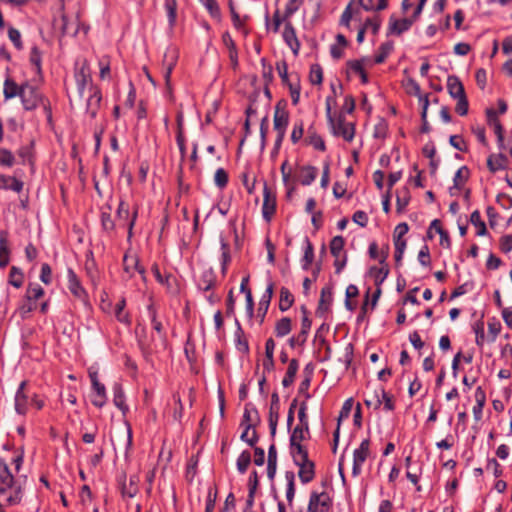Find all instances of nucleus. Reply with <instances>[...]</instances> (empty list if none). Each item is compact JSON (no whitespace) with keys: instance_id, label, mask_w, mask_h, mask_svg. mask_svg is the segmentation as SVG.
Segmentation results:
<instances>
[{"instance_id":"nucleus-1","label":"nucleus","mask_w":512,"mask_h":512,"mask_svg":"<svg viewBox=\"0 0 512 512\" xmlns=\"http://www.w3.org/2000/svg\"><path fill=\"white\" fill-rule=\"evenodd\" d=\"M26 475L15 477L8 464L0 458V501L5 505L14 506L21 502Z\"/></svg>"},{"instance_id":"nucleus-2","label":"nucleus","mask_w":512,"mask_h":512,"mask_svg":"<svg viewBox=\"0 0 512 512\" xmlns=\"http://www.w3.org/2000/svg\"><path fill=\"white\" fill-rule=\"evenodd\" d=\"M260 422L261 418L257 408L253 404L247 403L245 405L242 421L240 424L241 427L244 428L240 438L251 447H254L258 441V435L255 428L260 424Z\"/></svg>"},{"instance_id":"nucleus-3","label":"nucleus","mask_w":512,"mask_h":512,"mask_svg":"<svg viewBox=\"0 0 512 512\" xmlns=\"http://www.w3.org/2000/svg\"><path fill=\"white\" fill-rule=\"evenodd\" d=\"M21 102L25 110H34L41 105L47 113L48 120L51 119L50 102L40 93V91L28 83L22 85Z\"/></svg>"},{"instance_id":"nucleus-4","label":"nucleus","mask_w":512,"mask_h":512,"mask_svg":"<svg viewBox=\"0 0 512 512\" xmlns=\"http://www.w3.org/2000/svg\"><path fill=\"white\" fill-rule=\"evenodd\" d=\"M326 114L332 133L335 136L342 137L344 140L351 142L355 135L354 124L346 122L343 115H339L337 118L332 117L329 104H327L326 107Z\"/></svg>"},{"instance_id":"nucleus-5","label":"nucleus","mask_w":512,"mask_h":512,"mask_svg":"<svg viewBox=\"0 0 512 512\" xmlns=\"http://www.w3.org/2000/svg\"><path fill=\"white\" fill-rule=\"evenodd\" d=\"M308 436L309 433L304 432L300 428H294L290 436V453L292 458L302 460L305 457V453H308L306 447L301 444V442L306 440Z\"/></svg>"},{"instance_id":"nucleus-6","label":"nucleus","mask_w":512,"mask_h":512,"mask_svg":"<svg viewBox=\"0 0 512 512\" xmlns=\"http://www.w3.org/2000/svg\"><path fill=\"white\" fill-rule=\"evenodd\" d=\"M286 103L279 101L275 106V112L273 117L274 130L277 135L285 136L286 128L289 123V113L285 109Z\"/></svg>"},{"instance_id":"nucleus-7","label":"nucleus","mask_w":512,"mask_h":512,"mask_svg":"<svg viewBox=\"0 0 512 512\" xmlns=\"http://www.w3.org/2000/svg\"><path fill=\"white\" fill-rule=\"evenodd\" d=\"M370 454V441L369 439H364L359 448H357L353 453V467H352V475L357 477L362 472V465L366 461Z\"/></svg>"},{"instance_id":"nucleus-8","label":"nucleus","mask_w":512,"mask_h":512,"mask_svg":"<svg viewBox=\"0 0 512 512\" xmlns=\"http://www.w3.org/2000/svg\"><path fill=\"white\" fill-rule=\"evenodd\" d=\"M293 462L299 467L298 476L302 483L311 482L315 476V465L308 459V453H305V457L302 460L293 458Z\"/></svg>"},{"instance_id":"nucleus-9","label":"nucleus","mask_w":512,"mask_h":512,"mask_svg":"<svg viewBox=\"0 0 512 512\" xmlns=\"http://www.w3.org/2000/svg\"><path fill=\"white\" fill-rule=\"evenodd\" d=\"M275 211H276V198L273 195V193L271 192L270 188L265 183L264 189H263V205H262L263 218L267 222H270Z\"/></svg>"},{"instance_id":"nucleus-10","label":"nucleus","mask_w":512,"mask_h":512,"mask_svg":"<svg viewBox=\"0 0 512 512\" xmlns=\"http://www.w3.org/2000/svg\"><path fill=\"white\" fill-rule=\"evenodd\" d=\"M279 412H280V400H279L278 394L276 392H274L271 395V404H270L269 416H268L270 435L272 438H274L276 435V429H277V424H278V420H279Z\"/></svg>"},{"instance_id":"nucleus-11","label":"nucleus","mask_w":512,"mask_h":512,"mask_svg":"<svg viewBox=\"0 0 512 512\" xmlns=\"http://www.w3.org/2000/svg\"><path fill=\"white\" fill-rule=\"evenodd\" d=\"M301 309L304 313V316L301 321V331L297 336L291 337L288 341L290 347L292 348H294L296 345H303L306 342L312 324L311 320L307 316L306 308L302 306Z\"/></svg>"},{"instance_id":"nucleus-12","label":"nucleus","mask_w":512,"mask_h":512,"mask_svg":"<svg viewBox=\"0 0 512 512\" xmlns=\"http://www.w3.org/2000/svg\"><path fill=\"white\" fill-rule=\"evenodd\" d=\"M282 37L284 42L291 48L293 54L295 56L298 55L300 49V42L296 36V31L291 21H285Z\"/></svg>"},{"instance_id":"nucleus-13","label":"nucleus","mask_w":512,"mask_h":512,"mask_svg":"<svg viewBox=\"0 0 512 512\" xmlns=\"http://www.w3.org/2000/svg\"><path fill=\"white\" fill-rule=\"evenodd\" d=\"M75 80L79 95L83 97L85 87L91 81L90 69L86 61H83L81 66L76 69Z\"/></svg>"},{"instance_id":"nucleus-14","label":"nucleus","mask_w":512,"mask_h":512,"mask_svg":"<svg viewBox=\"0 0 512 512\" xmlns=\"http://www.w3.org/2000/svg\"><path fill=\"white\" fill-rule=\"evenodd\" d=\"M89 97L87 99L86 111L91 118H95L101 103V92L97 87L93 85L89 88Z\"/></svg>"},{"instance_id":"nucleus-15","label":"nucleus","mask_w":512,"mask_h":512,"mask_svg":"<svg viewBox=\"0 0 512 512\" xmlns=\"http://www.w3.org/2000/svg\"><path fill=\"white\" fill-rule=\"evenodd\" d=\"M26 381H22L15 395V410L18 414L24 415L28 408V395L25 393Z\"/></svg>"},{"instance_id":"nucleus-16","label":"nucleus","mask_w":512,"mask_h":512,"mask_svg":"<svg viewBox=\"0 0 512 512\" xmlns=\"http://www.w3.org/2000/svg\"><path fill=\"white\" fill-rule=\"evenodd\" d=\"M447 90L449 95L454 98L466 96L465 89L457 76L451 75L447 79Z\"/></svg>"},{"instance_id":"nucleus-17","label":"nucleus","mask_w":512,"mask_h":512,"mask_svg":"<svg viewBox=\"0 0 512 512\" xmlns=\"http://www.w3.org/2000/svg\"><path fill=\"white\" fill-rule=\"evenodd\" d=\"M23 187V181L16 177L0 174V189L12 190L16 193H20L23 190Z\"/></svg>"},{"instance_id":"nucleus-18","label":"nucleus","mask_w":512,"mask_h":512,"mask_svg":"<svg viewBox=\"0 0 512 512\" xmlns=\"http://www.w3.org/2000/svg\"><path fill=\"white\" fill-rule=\"evenodd\" d=\"M414 21L415 20H413L412 18H404L402 20H397L391 17L388 31L389 33L400 35L403 32L409 30Z\"/></svg>"},{"instance_id":"nucleus-19","label":"nucleus","mask_w":512,"mask_h":512,"mask_svg":"<svg viewBox=\"0 0 512 512\" xmlns=\"http://www.w3.org/2000/svg\"><path fill=\"white\" fill-rule=\"evenodd\" d=\"M10 261V249L8 247V233L0 231V268H5Z\"/></svg>"},{"instance_id":"nucleus-20","label":"nucleus","mask_w":512,"mask_h":512,"mask_svg":"<svg viewBox=\"0 0 512 512\" xmlns=\"http://www.w3.org/2000/svg\"><path fill=\"white\" fill-rule=\"evenodd\" d=\"M68 289L78 299L84 300L85 291L73 270H68Z\"/></svg>"},{"instance_id":"nucleus-21","label":"nucleus","mask_w":512,"mask_h":512,"mask_svg":"<svg viewBox=\"0 0 512 512\" xmlns=\"http://www.w3.org/2000/svg\"><path fill=\"white\" fill-rule=\"evenodd\" d=\"M216 285V275L213 271V269H207L205 270L198 282L199 289L207 292L214 288Z\"/></svg>"},{"instance_id":"nucleus-22","label":"nucleus","mask_w":512,"mask_h":512,"mask_svg":"<svg viewBox=\"0 0 512 512\" xmlns=\"http://www.w3.org/2000/svg\"><path fill=\"white\" fill-rule=\"evenodd\" d=\"M22 85L19 86L12 78H6L4 81L3 95L5 100L21 96Z\"/></svg>"},{"instance_id":"nucleus-23","label":"nucleus","mask_w":512,"mask_h":512,"mask_svg":"<svg viewBox=\"0 0 512 512\" xmlns=\"http://www.w3.org/2000/svg\"><path fill=\"white\" fill-rule=\"evenodd\" d=\"M333 300V292L331 286H325L321 290V296L318 304L317 313H324L329 310Z\"/></svg>"},{"instance_id":"nucleus-24","label":"nucleus","mask_w":512,"mask_h":512,"mask_svg":"<svg viewBox=\"0 0 512 512\" xmlns=\"http://www.w3.org/2000/svg\"><path fill=\"white\" fill-rule=\"evenodd\" d=\"M475 401L476 404L473 406V415L475 420L479 421L482 418V410L486 401V395L482 387H478L475 390Z\"/></svg>"},{"instance_id":"nucleus-25","label":"nucleus","mask_w":512,"mask_h":512,"mask_svg":"<svg viewBox=\"0 0 512 512\" xmlns=\"http://www.w3.org/2000/svg\"><path fill=\"white\" fill-rule=\"evenodd\" d=\"M113 403L124 414L128 411V406L125 404L124 390L119 383H115L113 386Z\"/></svg>"},{"instance_id":"nucleus-26","label":"nucleus","mask_w":512,"mask_h":512,"mask_svg":"<svg viewBox=\"0 0 512 512\" xmlns=\"http://www.w3.org/2000/svg\"><path fill=\"white\" fill-rule=\"evenodd\" d=\"M508 158L504 154L491 155L487 159L488 169L495 173L498 170H502L506 167Z\"/></svg>"},{"instance_id":"nucleus-27","label":"nucleus","mask_w":512,"mask_h":512,"mask_svg":"<svg viewBox=\"0 0 512 512\" xmlns=\"http://www.w3.org/2000/svg\"><path fill=\"white\" fill-rule=\"evenodd\" d=\"M92 388L91 403L98 408H102L107 401L106 388L103 384Z\"/></svg>"},{"instance_id":"nucleus-28","label":"nucleus","mask_w":512,"mask_h":512,"mask_svg":"<svg viewBox=\"0 0 512 512\" xmlns=\"http://www.w3.org/2000/svg\"><path fill=\"white\" fill-rule=\"evenodd\" d=\"M310 500L314 502V505L320 510V512H327L330 506V498L327 493L312 492Z\"/></svg>"},{"instance_id":"nucleus-29","label":"nucleus","mask_w":512,"mask_h":512,"mask_svg":"<svg viewBox=\"0 0 512 512\" xmlns=\"http://www.w3.org/2000/svg\"><path fill=\"white\" fill-rule=\"evenodd\" d=\"M317 177V168L313 166H304L300 169L299 181L302 185H310Z\"/></svg>"},{"instance_id":"nucleus-30","label":"nucleus","mask_w":512,"mask_h":512,"mask_svg":"<svg viewBox=\"0 0 512 512\" xmlns=\"http://www.w3.org/2000/svg\"><path fill=\"white\" fill-rule=\"evenodd\" d=\"M123 266L127 273L131 272L134 268L142 275L145 273V269L139 265L138 258L135 255H131L129 252H126L124 255Z\"/></svg>"},{"instance_id":"nucleus-31","label":"nucleus","mask_w":512,"mask_h":512,"mask_svg":"<svg viewBox=\"0 0 512 512\" xmlns=\"http://www.w3.org/2000/svg\"><path fill=\"white\" fill-rule=\"evenodd\" d=\"M299 368V363L296 359H291L286 371V374L282 380V385L284 387H289L293 384L294 378L297 374Z\"/></svg>"},{"instance_id":"nucleus-32","label":"nucleus","mask_w":512,"mask_h":512,"mask_svg":"<svg viewBox=\"0 0 512 512\" xmlns=\"http://www.w3.org/2000/svg\"><path fill=\"white\" fill-rule=\"evenodd\" d=\"M294 303V296L288 288L282 287L280 290L279 309L287 311Z\"/></svg>"},{"instance_id":"nucleus-33","label":"nucleus","mask_w":512,"mask_h":512,"mask_svg":"<svg viewBox=\"0 0 512 512\" xmlns=\"http://www.w3.org/2000/svg\"><path fill=\"white\" fill-rule=\"evenodd\" d=\"M164 8L167 13L169 26L173 27L177 19V0H164Z\"/></svg>"},{"instance_id":"nucleus-34","label":"nucleus","mask_w":512,"mask_h":512,"mask_svg":"<svg viewBox=\"0 0 512 512\" xmlns=\"http://www.w3.org/2000/svg\"><path fill=\"white\" fill-rule=\"evenodd\" d=\"M292 322L288 317L280 319L275 325V334L277 337H284L291 332Z\"/></svg>"},{"instance_id":"nucleus-35","label":"nucleus","mask_w":512,"mask_h":512,"mask_svg":"<svg viewBox=\"0 0 512 512\" xmlns=\"http://www.w3.org/2000/svg\"><path fill=\"white\" fill-rule=\"evenodd\" d=\"M62 32L65 35L75 36L78 33L77 20H69L66 15H62Z\"/></svg>"},{"instance_id":"nucleus-36","label":"nucleus","mask_w":512,"mask_h":512,"mask_svg":"<svg viewBox=\"0 0 512 512\" xmlns=\"http://www.w3.org/2000/svg\"><path fill=\"white\" fill-rule=\"evenodd\" d=\"M470 222L475 226L477 227V235L478 236H484L486 235L487 233V228H486V225L484 223V221H482L481 219V215H480V212L478 210H475L471 213L470 215Z\"/></svg>"},{"instance_id":"nucleus-37","label":"nucleus","mask_w":512,"mask_h":512,"mask_svg":"<svg viewBox=\"0 0 512 512\" xmlns=\"http://www.w3.org/2000/svg\"><path fill=\"white\" fill-rule=\"evenodd\" d=\"M469 177V169L466 166L460 167L453 178L454 188L461 189Z\"/></svg>"},{"instance_id":"nucleus-38","label":"nucleus","mask_w":512,"mask_h":512,"mask_svg":"<svg viewBox=\"0 0 512 512\" xmlns=\"http://www.w3.org/2000/svg\"><path fill=\"white\" fill-rule=\"evenodd\" d=\"M388 273L389 269L387 268V266H382L380 268L372 267L370 269V275L374 278L376 285H381L387 278Z\"/></svg>"},{"instance_id":"nucleus-39","label":"nucleus","mask_w":512,"mask_h":512,"mask_svg":"<svg viewBox=\"0 0 512 512\" xmlns=\"http://www.w3.org/2000/svg\"><path fill=\"white\" fill-rule=\"evenodd\" d=\"M394 48L393 42H384L379 47V53L375 57V63H383Z\"/></svg>"},{"instance_id":"nucleus-40","label":"nucleus","mask_w":512,"mask_h":512,"mask_svg":"<svg viewBox=\"0 0 512 512\" xmlns=\"http://www.w3.org/2000/svg\"><path fill=\"white\" fill-rule=\"evenodd\" d=\"M251 463V454L249 451H243L237 458V470L239 473L244 474Z\"/></svg>"},{"instance_id":"nucleus-41","label":"nucleus","mask_w":512,"mask_h":512,"mask_svg":"<svg viewBox=\"0 0 512 512\" xmlns=\"http://www.w3.org/2000/svg\"><path fill=\"white\" fill-rule=\"evenodd\" d=\"M23 279L22 271L18 267L12 266L9 273V283L16 288H20L23 284Z\"/></svg>"},{"instance_id":"nucleus-42","label":"nucleus","mask_w":512,"mask_h":512,"mask_svg":"<svg viewBox=\"0 0 512 512\" xmlns=\"http://www.w3.org/2000/svg\"><path fill=\"white\" fill-rule=\"evenodd\" d=\"M410 201V193L407 188H404L402 191L396 194V209L397 212H402L403 209L408 205Z\"/></svg>"},{"instance_id":"nucleus-43","label":"nucleus","mask_w":512,"mask_h":512,"mask_svg":"<svg viewBox=\"0 0 512 512\" xmlns=\"http://www.w3.org/2000/svg\"><path fill=\"white\" fill-rule=\"evenodd\" d=\"M17 155L21 159L22 164H31L33 158V143L31 142L29 145L20 147L17 151Z\"/></svg>"},{"instance_id":"nucleus-44","label":"nucleus","mask_w":512,"mask_h":512,"mask_svg":"<svg viewBox=\"0 0 512 512\" xmlns=\"http://www.w3.org/2000/svg\"><path fill=\"white\" fill-rule=\"evenodd\" d=\"M44 295V289L37 283H30L27 287L26 297L28 300H38Z\"/></svg>"},{"instance_id":"nucleus-45","label":"nucleus","mask_w":512,"mask_h":512,"mask_svg":"<svg viewBox=\"0 0 512 512\" xmlns=\"http://www.w3.org/2000/svg\"><path fill=\"white\" fill-rule=\"evenodd\" d=\"M303 2L304 0H289L283 14V20L290 21V17L298 11Z\"/></svg>"},{"instance_id":"nucleus-46","label":"nucleus","mask_w":512,"mask_h":512,"mask_svg":"<svg viewBox=\"0 0 512 512\" xmlns=\"http://www.w3.org/2000/svg\"><path fill=\"white\" fill-rule=\"evenodd\" d=\"M15 161V156L10 150L0 148V166L9 168L14 165Z\"/></svg>"},{"instance_id":"nucleus-47","label":"nucleus","mask_w":512,"mask_h":512,"mask_svg":"<svg viewBox=\"0 0 512 512\" xmlns=\"http://www.w3.org/2000/svg\"><path fill=\"white\" fill-rule=\"evenodd\" d=\"M310 82L313 85H320L323 81V71L319 64H313L310 67Z\"/></svg>"},{"instance_id":"nucleus-48","label":"nucleus","mask_w":512,"mask_h":512,"mask_svg":"<svg viewBox=\"0 0 512 512\" xmlns=\"http://www.w3.org/2000/svg\"><path fill=\"white\" fill-rule=\"evenodd\" d=\"M286 480H287V490H286V498L289 505L292 504L294 495H295V485H294V473L286 472Z\"/></svg>"},{"instance_id":"nucleus-49","label":"nucleus","mask_w":512,"mask_h":512,"mask_svg":"<svg viewBox=\"0 0 512 512\" xmlns=\"http://www.w3.org/2000/svg\"><path fill=\"white\" fill-rule=\"evenodd\" d=\"M344 238L342 236H335L330 242V251L331 254L338 258L340 252L342 251L344 247Z\"/></svg>"},{"instance_id":"nucleus-50","label":"nucleus","mask_w":512,"mask_h":512,"mask_svg":"<svg viewBox=\"0 0 512 512\" xmlns=\"http://www.w3.org/2000/svg\"><path fill=\"white\" fill-rule=\"evenodd\" d=\"M306 244L307 246L305 248L304 256L302 259L303 269H308V267L311 265L314 259V249L311 242L308 239H306Z\"/></svg>"},{"instance_id":"nucleus-51","label":"nucleus","mask_w":512,"mask_h":512,"mask_svg":"<svg viewBox=\"0 0 512 512\" xmlns=\"http://www.w3.org/2000/svg\"><path fill=\"white\" fill-rule=\"evenodd\" d=\"M214 183L220 189L226 187L228 183V174L223 168H218L214 174Z\"/></svg>"},{"instance_id":"nucleus-52","label":"nucleus","mask_w":512,"mask_h":512,"mask_svg":"<svg viewBox=\"0 0 512 512\" xmlns=\"http://www.w3.org/2000/svg\"><path fill=\"white\" fill-rule=\"evenodd\" d=\"M308 142L317 150L324 151L326 149L323 139L311 130L308 131Z\"/></svg>"},{"instance_id":"nucleus-53","label":"nucleus","mask_w":512,"mask_h":512,"mask_svg":"<svg viewBox=\"0 0 512 512\" xmlns=\"http://www.w3.org/2000/svg\"><path fill=\"white\" fill-rule=\"evenodd\" d=\"M221 249H222V273L225 274L227 270L228 263L231 260L229 253V244L221 238Z\"/></svg>"},{"instance_id":"nucleus-54","label":"nucleus","mask_w":512,"mask_h":512,"mask_svg":"<svg viewBox=\"0 0 512 512\" xmlns=\"http://www.w3.org/2000/svg\"><path fill=\"white\" fill-rule=\"evenodd\" d=\"M381 26V19L379 16H374L372 18L366 19L363 27L366 28V31H371L373 34H377Z\"/></svg>"},{"instance_id":"nucleus-55","label":"nucleus","mask_w":512,"mask_h":512,"mask_svg":"<svg viewBox=\"0 0 512 512\" xmlns=\"http://www.w3.org/2000/svg\"><path fill=\"white\" fill-rule=\"evenodd\" d=\"M101 225L106 232H112L115 228L114 221L111 217L110 212L101 213Z\"/></svg>"},{"instance_id":"nucleus-56","label":"nucleus","mask_w":512,"mask_h":512,"mask_svg":"<svg viewBox=\"0 0 512 512\" xmlns=\"http://www.w3.org/2000/svg\"><path fill=\"white\" fill-rule=\"evenodd\" d=\"M487 116H488L489 122L494 127L495 134L496 135L503 134V127L496 117V112L493 109H489V110H487Z\"/></svg>"},{"instance_id":"nucleus-57","label":"nucleus","mask_w":512,"mask_h":512,"mask_svg":"<svg viewBox=\"0 0 512 512\" xmlns=\"http://www.w3.org/2000/svg\"><path fill=\"white\" fill-rule=\"evenodd\" d=\"M116 214L119 220L127 221L130 217L129 204L120 200Z\"/></svg>"},{"instance_id":"nucleus-58","label":"nucleus","mask_w":512,"mask_h":512,"mask_svg":"<svg viewBox=\"0 0 512 512\" xmlns=\"http://www.w3.org/2000/svg\"><path fill=\"white\" fill-rule=\"evenodd\" d=\"M202 4L209 11L210 15L214 18H218L220 16V8L216 0H200Z\"/></svg>"},{"instance_id":"nucleus-59","label":"nucleus","mask_w":512,"mask_h":512,"mask_svg":"<svg viewBox=\"0 0 512 512\" xmlns=\"http://www.w3.org/2000/svg\"><path fill=\"white\" fill-rule=\"evenodd\" d=\"M276 69L278 71L279 77L281 78L283 84L289 85V79H288V66L285 61L277 62Z\"/></svg>"},{"instance_id":"nucleus-60","label":"nucleus","mask_w":512,"mask_h":512,"mask_svg":"<svg viewBox=\"0 0 512 512\" xmlns=\"http://www.w3.org/2000/svg\"><path fill=\"white\" fill-rule=\"evenodd\" d=\"M30 62L35 66L37 73L41 71V55L37 47H33L30 53Z\"/></svg>"},{"instance_id":"nucleus-61","label":"nucleus","mask_w":512,"mask_h":512,"mask_svg":"<svg viewBox=\"0 0 512 512\" xmlns=\"http://www.w3.org/2000/svg\"><path fill=\"white\" fill-rule=\"evenodd\" d=\"M8 37L17 49L22 48L21 34L17 29L10 27L8 30Z\"/></svg>"},{"instance_id":"nucleus-62","label":"nucleus","mask_w":512,"mask_h":512,"mask_svg":"<svg viewBox=\"0 0 512 512\" xmlns=\"http://www.w3.org/2000/svg\"><path fill=\"white\" fill-rule=\"evenodd\" d=\"M474 332L476 334L475 342L478 346H482L484 343V323L482 321H479L475 324L473 327Z\"/></svg>"},{"instance_id":"nucleus-63","label":"nucleus","mask_w":512,"mask_h":512,"mask_svg":"<svg viewBox=\"0 0 512 512\" xmlns=\"http://www.w3.org/2000/svg\"><path fill=\"white\" fill-rule=\"evenodd\" d=\"M456 100H457V104L455 107V111L461 116L466 115L468 112V106H469L467 96L457 98Z\"/></svg>"},{"instance_id":"nucleus-64","label":"nucleus","mask_w":512,"mask_h":512,"mask_svg":"<svg viewBox=\"0 0 512 512\" xmlns=\"http://www.w3.org/2000/svg\"><path fill=\"white\" fill-rule=\"evenodd\" d=\"M303 132H304V126H303L302 121L295 123L292 133H291L292 142L297 143L302 138Z\"/></svg>"}]
</instances>
